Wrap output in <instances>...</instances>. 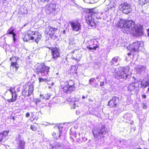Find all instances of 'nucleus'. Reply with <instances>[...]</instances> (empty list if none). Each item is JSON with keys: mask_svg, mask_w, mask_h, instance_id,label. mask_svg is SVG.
Instances as JSON below:
<instances>
[{"mask_svg": "<svg viewBox=\"0 0 149 149\" xmlns=\"http://www.w3.org/2000/svg\"><path fill=\"white\" fill-rule=\"evenodd\" d=\"M148 0H139V3L141 5H143L145 4L146 2H148Z\"/></svg>", "mask_w": 149, "mask_h": 149, "instance_id": "nucleus-24", "label": "nucleus"}, {"mask_svg": "<svg viewBox=\"0 0 149 149\" xmlns=\"http://www.w3.org/2000/svg\"><path fill=\"white\" fill-rule=\"evenodd\" d=\"M54 84V83H52V85H53Z\"/></svg>", "mask_w": 149, "mask_h": 149, "instance_id": "nucleus-51", "label": "nucleus"}, {"mask_svg": "<svg viewBox=\"0 0 149 149\" xmlns=\"http://www.w3.org/2000/svg\"><path fill=\"white\" fill-rule=\"evenodd\" d=\"M86 19L87 24L91 26H95V23L92 16L91 14H89L86 17Z\"/></svg>", "mask_w": 149, "mask_h": 149, "instance_id": "nucleus-8", "label": "nucleus"}, {"mask_svg": "<svg viewBox=\"0 0 149 149\" xmlns=\"http://www.w3.org/2000/svg\"><path fill=\"white\" fill-rule=\"evenodd\" d=\"M96 78L97 79L98 78V77H96Z\"/></svg>", "mask_w": 149, "mask_h": 149, "instance_id": "nucleus-53", "label": "nucleus"}, {"mask_svg": "<svg viewBox=\"0 0 149 149\" xmlns=\"http://www.w3.org/2000/svg\"><path fill=\"white\" fill-rule=\"evenodd\" d=\"M76 108V104L75 103H73L71 106V108L74 109Z\"/></svg>", "mask_w": 149, "mask_h": 149, "instance_id": "nucleus-36", "label": "nucleus"}, {"mask_svg": "<svg viewBox=\"0 0 149 149\" xmlns=\"http://www.w3.org/2000/svg\"><path fill=\"white\" fill-rule=\"evenodd\" d=\"M147 92L149 93V87L148 88V89Z\"/></svg>", "mask_w": 149, "mask_h": 149, "instance_id": "nucleus-50", "label": "nucleus"}, {"mask_svg": "<svg viewBox=\"0 0 149 149\" xmlns=\"http://www.w3.org/2000/svg\"><path fill=\"white\" fill-rule=\"evenodd\" d=\"M25 142L23 140L19 141L18 149H24Z\"/></svg>", "mask_w": 149, "mask_h": 149, "instance_id": "nucleus-19", "label": "nucleus"}, {"mask_svg": "<svg viewBox=\"0 0 149 149\" xmlns=\"http://www.w3.org/2000/svg\"><path fill=\"white\" fill-rule=\"evenodd\" d=\"M143 81L141 82V88H144L146 87L149 86V77H148L146 79H144L143 80Z\"/></svg>", "mask_w": 149, "mask_h": 149, "instance_id": "nucleus-16", "label": "nucleus"}, {"mask_svg": "<svg viewBox=\"0 0 149 149\" xmlns=\"http://www.w3.org/2000/svg\"><path fill=\"white\" fill-rule=\"evenodd\" d=\"M135 84H130L128 86V89L130 91H132L135 89Z\"/></svg>", "mask_w": 149, "mask_h": 149, "instance_id": "nucleus-21", "label": "nucleus"}, {"mask_svg": "<svg viewBox=\"0 0 149 149\" xmlns=\"http://www.w3.org/2000/svg\"><path fill=\"white\" fill-rule=\"evenodd\" d=\"M9 91L11 92L12 97V100H9V101L11 100L9 102H15L16 100V97H17V95L15 93V91L14 88H11L9 89Z\"/></svg>", "mask_w": 149, "mask_h": 149, "instance_id": "nucleus-15", "label": "nucleus"}, {"mask_svg": "<svg viewBox=\"0 0 149 149\" xmlns=\"http://www.w3.org/2000/svg\"><path fill=\"white\" fill-rule=\"evenodd\" d=\"M30 115V114L29 113V112H28L26 113L25 116L26 117L28 118V117H29Z\"/></svg>", "mask_w": 149, "mask_h": 149, "instance_id": "nucleus-37", "label": "nucleus"}, {"mask_svg": "<svg viewBox=\"0 0 149 149\" xmlns=\"http://www.w3.org/2000/svg\"><path fill=\"white\" fill-rule=\"evenodd\" d=\"M77 135V134L75 133H73L71 135L70 138L73 141H74V139L76 138Z\"/></svg>", "mask_w": 149, "mask_h": 149, "instance_id": "nucleus-26", "label": "nucleus"}, {"mask_svg": "<svg viewBox=\"0 0 149 149\" xmlns=\"http://www.w3.org/2000/svg\"><path fill=\"white\" fill-rule=\"evenodd\" d=\"M67 101L68 102H72V99L70 98H69L67 99Z\"/></svg>", "mask_w": 149, "mask_h": 149, "instance_id": "nucleus-39", "label": "nucleus"}, {"mask_svg": "<svg viewBox=\"0 0 149 149\" xmlns=\"http://www.w3.org/2000/svg\"><path fill=\"white\" fill-rule=\"evenodd\" d=\"M114 8H115L117 6V5L116 3H114V4L113 5Z\"/></svg>", "mask_w": 149, "mask_h": 149, "instance_id": "nucleus-40", "label": "nucleus"}, {"mask_svg": "<svg viewBox=\"0 0 149 149\" xmlns=\"http://www.w3.org/2000/svg\"><path fill=\"white\" fill-rule=\"evenodd\" d=\"M95 78H91L89 81V83L92 85V83L94 82L95 81Z\"/></svg>", "mask_w": 149, "mask_h": 149, "instance_id": "nucleus-29", "label": "nucleus"}, {"mask_svg": "<svg viewBox=\"0 0 149 149\" xmlns=\"http://www.w3.org/2000/svg\"><path fill=\"white\" fill-rule=\"evenodd\" d=\"M57 28H54L51 26H48L46 29V32L47 35H53L57 31Z\"/></svg>", "mask_w": 149, "mask_h": 149, "instance_id": "nucleus-12", "label": "nucleus"}, {"mask_svg": "<svg viewBox=\"0 0 149 149\" xmlns=\"http://www.w3.org/2000/svg\"><path fill=\"white\" fill-rule=\"evenodd\" d=\"M97 46H95L94 47H90V46H87V48L88 49H89L90 50L91 49H95L96 50L97 48Z\"/></svg>", "mask_w": 149, "mask_h": 149, "instance_id": "nucleus-30", "label": "nucleus"}, {"mask_svg": "<svg viewBox=\"0 0 149 149\" xmlns=\"http://www.w3.org/2000/svg\"><path fill=\"white\" fill-rule=\"evenodd\" d=\"M136 149V148H135V149Z\"/></svg>", "mask_w": 149, "mask_h": 149, "instance_id": "nucleus-56", "label": "nucleus"}, {"mask_svg": "<svg viewBox=\"0 0 149 149\" xmlns=\"http://www.w3.org/2000/svg\"><path fill=\"white\" fill-rule=\"evenodd\" d=\"M58 128L59 129V132H54L52 134V136H53L54 138L56 140L60 137L63 127L61 126H59L58 127Z\"/></svg>", "mask_w": 149, "mask_h": 149, "instance_id": "nucleus-10", "label": "nucleus"}, {"mask_svg": "<svg viewBox=\"0 0 149 149\" xmlns=\"http://www.w3.org/2000/svg\"><path fill=\"white\" fill-rule=\"evenodd\" d=\"M140 42H137L130 45L127 47V49L131 52H138L140 47Z\"/></svg>", "mask_w": 149, "mask_h": 149, "instance_id": "nucleus-7", "label": "nucleus"}, {"mask_svg": "<svg viewBox=\"0 0 149 149\" xmlns=\"http://www.w3.org/2000/svg\"><path fill=\"white\" fill-rule=\"evenodd\" d=\"M65 31H63V33H65Z\"/></svg>", "mask_w": 149, "mask_h": 149, "instance_id": "nucleus-54", "label": "nucleus"}, {"mask_svg": "<svg viewBox=\"0 0 149 149\" xmlns=\"http://www.w3.org/2000/svg\"><path fill=\"white\" fill-rule=\"evenodd\" d=\"M56 10V5L54 4H50L47 7L46 11L48 13H51L54 12Z\"/></svg>", "mask_w": 149, "mask_h": 149, "instance_id": "nucleus-11", "label": "nucleus"}, {"mask_svg": "<svg viewBox=\"0 0 149 149\" xmlns=\"http://www.w3.org/2000/svg\"><path fill=\"white\" fill-rule=\"evenodd\" d=\"M87 98L86 97H85L84 96H82V99H84L85 98Z\"/></svg>", "mask_w": 149, "mask_h": 149, "instance_id": "nucleus-46", "label": "nucleus"}, {"mask_svg": "<svg viewBox=\"0 0 149 149\" xmlns=\"http://www.w3.org/2000/svg\"><path fill=\"white\" fill-rule=\"evenodd\" d=\"M146 68L145 67L142 66H140L137 68V69L138 70H139L141 72H142L144 71L145 70Z\"/></svg>", "mask_w": 149, "mask_h": 149, "instance_id": "nucleus-25", "label": "nucleus"}, {"mask_svg": "<svg viewBox=\"0 0 149 149\" xmlns=\"http://www.w3.org/2000/svg\"><path fill=\"white\" fill-rule=\"evenodd\" d=\"M41 38V35L39 33L29 30L27 31V34L24 38L23 40L26 41H27L29 40H32L38 43Z\"/></svg>", "mask_w": 149, "mask_h": 149, "instance_id": "nucleus-3", "label": "nucleus"}, {"mask_svg": "<svg viewBox=\"0 0 149 149\" xmlns=\"http://www.w3.org/2000/svg\"><path fill=\"white\" fill-rule=\"evenodd\" d=\"M15 36H16V34H15V33H13V36H12L13 38H15Z\"/></svg>", "mask_w": 149, "mask_h": 149, "instance_id": "nucleus-44", "label": "nucleus"}, {"mask_svg": "<svg viewBox=\"0 0 149 149\" xmlns=\"http://www.w3.org/2000/svg\"><path fill=\"white\" fill-rule=\"evenodd\" d=\"M120 8L121 11L125 14L130 13L132 10L130 5L127 3H122L120 6Z\"/></svg>", "mask_w": 149, "mask_h": 149, "instance_id": "nucleus-6", "label": "nucleus"}, {"mask_svg": "<svg viewBox=\"0 0 149 149\" xmlns=\"http://www.w3.org/2000/svg\"><path fill=\"white\" fill-rule=\"evenodd\" d=\"M41 101V100L39 99H37L36 102H40Z\"/></svg>", "mask_w": 149, "mask_h": 149, "instance_id": "nucleus-45", "label": "nucleus"}, {"mask_svg": "<svg viewBox=\"0 0 149 149\" xmlns=\"http://www.w3.org/2000/svg\"><path fill=\"white\" fill-rule=\"evenodd\" d=\"M31 129L33 131H36L37 130V125L36 123H34L33 124L30 126Z\"/></svg>", "mask_w": 149, "mask_h": 149, "instance_id": "nucleus-22", "label": "nucleus"}, {"mask_svg": "<svg viewBox=\"0 0 149 149\" xmlns=\"http://www.w3.org/2000/svg\"><path fill=\"white\" fill-rule=\"evenodd\" d=\"M112 101L114 102H119L120 101V99L116 97H113L112 98Z\"/></svg>", "mask_w": 149, "mask_h": 149, "instance_id": "nucleus-27", "label": "nucleus"}, {"mask_svg": "<svg viewBox=\"0 0 149 149\" xmlns=\"http://www.w3.org/2000/svg\"><path fill=\"white\" fill-rule=\"evenodd\" d=\"M39 79L40 82H43L44 81L46 82V79H43L41 77L39 78Z\"/></svg>", "mask_w": 149, "mask_h": 149, "instance_id": "nucleus-32", "label": "nucleus"}, {"mask_svg": "<svg viewBox=\"0 0 149 149\" xmlns=\"http://www.w3.org/2000/svg\"><path fill=\"white\" fill-rule=\"evenodd\" d=\"M105 2L106 3L107 5H109L111 4V2L108 0H106Z\"/></svg>", "mask_w": 149, "mask_h": 149, "instance_id": "nucleus-34", "label": "nucleus"}, {"mask_svg": "<svg viewBox=\"0 0 149 149\" xmlns=\"http://www.w3.org/2000/svg\"><path fill=\"white\" fill-rule=\"evenodd\" d=\"M9 132V130H4L0 133V142L2 141L3 139L6 138Z\"/></svg>", "mask_w": 149, "mask_h": 149, "instance_id": "nucleus-17", "label": "nucleus"}, {"mask_svg": "<svg viewBox=\"0 0 149 149\" xmlns=\"http://www.w3.org/2000/svg\"><path fill=\"white\" fill-rule=\"evenodd\" d=\"M143 108L144 109H146L147 108V106L146 105H144L143 106Z\"/></svg>", "mask_w": 149, "mask_h": 149, "instance_id": "nucleus-42", "label": "nucleus"}, {"mask_svg": "<svg viewBox=\"0 0 149 149\" xmlns=\"http://www.w3.org/2000/svg\"><path fill=\"white\" fill-rule=\"evenodd\" d=\"M142 97L143 99H145L146 97V96L145 95H142Z\"/></svg>", "mask_w": 149, "mask_h": 149, "instance_id": "nucleus-41", "label": "nucleus"}, {"mask_svg": "<svg viewBox=\"0 0 149 149\" xmlns=\"http://www.w3.org/2000/svg\"><path fill=\"white\" fill-rule=\"evenodd\" d=\"M13 41L14 42H15V40H16V38H15V37L14 38H13Z\"/></svg>", "mask_w": 149, "mask_h": 149, "instance_id": "nucleus-47", "label": "nucleus"}, {"mask_svg": "<svg viewBox=\"0 0 149 149\" xmlns=\"http://www.w3.org/2000/svg\"><path fill=\"white\" fill-rule=\"evenodd\" d=\"M70 25L73 31H78L81 29V26L80 23L77 22H70Z\"/></svg>", "mask_w": 149, "mask_h": 149, "instance_id": "nucleus-9", "label": "nucleus"}, {"mask_svg": "<svg viewBox=\"0 0 149 149\" xmlns=\"http://www.w3.org/2000/svg\"><path fill=\"white\" fill-rule=\"evenodd\" d=\"M52 51L53 58H56L60 56V49H59L56 48L52 49Z\"/></svg>", "mask_w": 149, "mask_h": 149, "instance_id": "nucleus-13", "label": "nucleus"}, {"mask_svg": "<svg viewBox=\"0 0 149 149\" xmlns=\"http://www.w3.org/2000/svg\"><path fill=\"white\" fill-rule=\"evenodd\" d=\"M104 82H100V86H103L104 85Z\"/></svg>", "mask_w": 149, "mask_h": 149, "instance_id": "nucleus-43", "label": "nucleus"}, {"mask_svg": "<svg viewBox=\"0 0 149 149\" xmlns=\"http://www.w3.org/2000/svg\"><path fill=\"white\" fill-rule=\"evenodd\" d=\"M55 147H57L58 148H59L61 146V144L60 143L55 142Z\"/></svg>", "mask_w": 149, "mask_h": 149, "instance_id": "nucleus-31", "label": "nucleus"}, {"mask_svg": "<svg viewBox=\"0 0 149 149\" xmlns=\"http://www.w3.org/2000/svg\"><path fill=\"white\" fill-rule=\"evenodd\" d=\"M107 132V129L104 125H103L101 128L94 130L93 132L95 138L101 139L102 137H104V135Z\"/></svg>", "mask_w": 149, "mask_h": 149, "instance_id": "nucleus-5", "label": "nucleus"}, {"mask_svg": "<svg viewBox=\"0 0 149 149\" xmlns=\"http://www.w3.org/2000/svg\"><path fill=\"white\" fill-rule=\"evenodd\" d=\"M33 91V88L32 85L30 86L28 90V95H30Z\"/></svg>", "mask_w": 149, "mask_h": 149, "instance_id": "nucleus-23", "label": "nucleus"}, {"mask_svg": "<svg viewBox=\"0 0 149 149\" xmlns=\"http://www.w3.org/2000/svg\"><path fill=\"white\" fill-rule=\"evenodd\" d=\"M62 88L63 91L67 93H70L73 91L72 89H71V88L65 83L64 86L62 87Z\"/></svg>", "mask_w": 149, "mask_h": 149, "instance_id": "nucleus-18", "label": "nucleus"}, {"mask_svg": "<svg viewBox=\"0 0 149 149\" xmlns=\"http://www.w3.org/2000/svg\"><path fill=\"white\" fill-rule=\"evenodd\" d=\"M131 53H128V56H130V55H131Z\"/></svg>", "mask_w": 149, "mask_h": 149, "instance_id": "nucleus-48", "label": "nucleus"}, {"mask_svg": "<svg viewBox=\"0 0 149 149\" xmlns=\"http://www.w3.org/2000/svg\"><path fill=\"white\" fill-rule=\"evenodd\" d=\"M40 98L41 99H45V96H44L43 95H42L41 94L40 95Z\"/></svg>", "mask_w": 149, "mask_h": 149, "instance_id": "nucleus-38", "label": "nucleus"}, {"mask_svg": "<svg viewBox=\"0 0 149 149\" xmlns=\"http://www.w3.org/2000/svg\"><path fill=\"white\" fill-rule=\"evenodd\" d=\"M35 71L38 74L40 73L42 76H47L49 72V68L44 64H38L35 66Z\"/></svg>", "mask_w": 149, "mask_h": 149, "instance_id": "nucleus-4", "label": "nucleus"}, {"mask_svg": "<svg viewBox=\"0 0 149 149\" xmlns=\"http://www.w3.org/2000/svg\"><path fill=\"white\" fill-rule=\"evenodd\" d=\"M14 58H15L13 57L10 59V60L11 61L10 68V69H14L15 71H16L19 68V65L16 62H13L12 61V60H13Z\"/></svg>", "mask_w": 149, "mask_h": 149, "instance_id": "nucleus-14", "label": "nucleus"}, {"mask_svg": "<svg viewBox=\"0 0 149 149\" xmlns=\"http://www.w3.org/2000/svg\"><path fill=\"white\" fill-rule=\"evenodd\" d=\"M148 36H149V31H148Z\"/></svg>", "mask_w": 149, "mask_h": 149, "instance_id": "nucleus-52", "label": "nucleus"}, {"mask_svg": "<svg viewBox=\"0 0 149 149\" xmlns=\"http://www.w3.org/2000/svg\"><path fill=\"white\" fill-rule=\"evenodd\" d=\"M110 102V101L108 102L109 103Z\"/></svg>", "mask_w": 149, "mask_h": 149, "instance_id": "nucleus-55", "label": "nucleus"}, {"mask_svg": "<svg viewBox=\"0 0 149 149\" xmlns=\"http://www.w3.org/2000/svg\"><path fill=\"white\" fill-rule=\"evenodd\" d=\"M8 33L9 34H13L14 33V29L12 30L11 28L9 29L8 31Z\"/></svg>", "mask_w": 149, "mask_h": 149, "instance_id": "nucleus-28", "label": "nucleus"}, {"mask_svg": "<svg viewBox=\"0 0 149 149\" xmlns=\"http://www.w3.org/2000/svg\"><path fill=\"white\" fill-rule=\"evenodd\" d=\"M65 84L71 88V89H72L73 91L74 90L75 88L74 86V84L73 81L70 80L67 82Z\"/></svg>", "mask_w": 149, "mask_h": 149, "instance_id": "nucleus-20", "label": "nucleus"}, {"mask_svg": "<svg viewBox=\"0 0 149 149\" xmlns=\"http://www.w3.org/2000/svg\"><path fill=\"white\" fill-rule=\"evenodd\" d=\"M50 97V96L49 94H47L46 95H45V99L47 100L49 99Z\"/></svg>", "mask_w": 149, "mask_h": 149, "instance_id": "nucleus-33", "label": "nucleus"}, {"mask_svg": "<svg viewBox=\"0 0 149 149\" xmlns=\"http://www.w3.org/2000/svg\"><path fill=\"white\" fill-rule=\"evenodd\" d=\"M129 70L130 68L128 67L116 68L114 70L113 75L118 79H126L128 76V74Z\"/></svg>", "mask_w": 149, "mask_h": 149, "instance_id": "nucleus-2", "label": "nucleus"}, {"mask_svg": "<svg viewBox=\"0 0 149 149\" xmlns=\"http://www.w3.org/2000/svg\"><path fill=\"white\" fill-rule=\"evenodd\" d=\"M12 118L13 119V120H15V118L14 116H13L12 117Z\"/></svg>", "mask_w": 149, "mask_h": 149, "instance_id": "nucleus-49", "label": "nucleus"}, {"mask_svg": "<svg viewBox=\"0 0 149 149\" xmlns=\"http://www.w3.org/2000/svg\"><path fill=\"white\" fill-rule=\"evenodd\" d=\"M116 24L117 27L122 28V31L125 33H131L136 36H140L142 34L141 27L136 25L132 20L120 19Z\"/></svg>", "mask_w": 149, "mask_h": 149, "instance_id": "nucleus-1", "label": "nucleus"}, {"mask_svg": "<svg viewBox=\"0 0 149 149\" xmlns=\"http://www.w3.org/2000/svg\"><path fill=\"white\" fill-rule=\"evenodd\" d=\"M118 60V58L117 57H114L113 59H112V61H115V62H116Z\"/></svg>", "mask_w": 149, "mask_h": 149, "instance_id": "nucleus-35", "label": "nucleus"}]
</instances>
